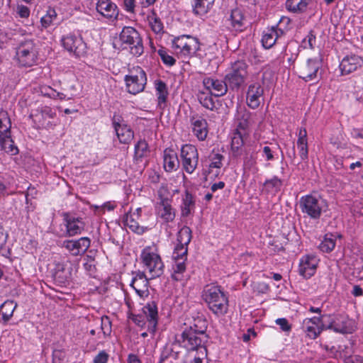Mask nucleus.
Returning <instances> with one entry per match:
<instances>
[{"instance_id": "nucleus-38", "label": "nucleus", "mask_w": 363, "mask_h": 363, "mask_svg": "<svg viewBox=\"0 0 363 363\" xmlns=\"http://www.w3.org/2000/svg\"><path fill=\"white\" fill-rule=\"evenodd\" d=\"M244 145V138L241 132L238 129L233 133L231 140V150L235 157L240 155V150Z\"/></svg>"}, {"instance_id": "nucleus-33", "label": "nucleus", "mask_w": 363, "mask_h": 363, "mask_svg": "<svg viewBox=\"0 0 363 363\" xmlns=\"http://www.w3.org/2000/svg\"><path fill=\"white\" fill-rule=\"evenodd\" d=\"M143 310L147 318L148 319L150 324L152 325L153 328H155L158 318L157 303L154 301H150L143 307Z\"/></svg>"}, {"instance_id": "nucleus-23", "label": "nucleus", "mask_w": 363, "mask_h": 363, "mask_svg": "<svg viewBox=\"0 0 363 363\" xmlns=\"http://www.w3.org/2000/svg\"><path fill=\"white\" fill-rule=\"evenodd\" d=\"M191 123L193 126V132L199 140H204L208 135V123L206 119L201 116H192Z\"/></svg>"}, {"instance_id": "nucleus-42", "label": "nucleus", "mask_w": 363, "mask_h": 363, "mask_svg": "<svg viewBox=\"0 0 363 363\" xmlns=\"http://www.w3.org/2000/svg\"><path fill=\"white\" fill-rule=\"evenodd\" d=\"M8 237V233L4 230L3 225L0 224V255L5 257H9L11 255V250L6 246Z\"/></svg>"}, {"instance_id": "nucleus-19", "label": "nucleus", "mask_w": 363, "mask_h": 363, "mask_svg": "<svg viewBox=\"0 0 363 363\" xmlns=\"http://www.w3.org/2000/svg\"><path fill=\"white\" fill-rule=\"evenodd\" d=\"M62 45L66 50L77 56L84 52L85 48L82 38L72 34L62 38Z\"/></svg>"}, {"instance_id": "nucleus-27", "label": "nucleus", "mask_w": 363, "mask_h": 363, "mask_svg": "<svg viewBox=\"0 0 363 363\" xmlns=\"http://www.w3.org/2000/svg\"><path fill=\"white\" fill-rule=\"evenodd\" d=\"M179 167V161L177 152L172 149L164 151V168L167 172H171Z\"/></svg>"}, {"instance_id": "nucleus-17", "label": "nucleus", "mask_w": 363, "mask_h": 363, "mask_svg": "<svg viewBox=\"0 0 363 363\" xmlns=\"http://www.w3.org/2000/svg\"><path fill=\"white\" fill-rule=\"evenodd\" d=\"M264 94V89L259 83L250 84L247 92V104L252 109L259 107Z\"/></svg>"}, {"instance_id": "nucleus-30", "label": "nucleus", "mask_w": 363, "mask_h": 363, "mask_svg": "<svg viewBox=\"0 0 363 363\" xmlns=\"http://www.w3.org/2000/svg\"><path fill=\"white\" fill-rule=\"evenodd\" d=\"M155 89L157 95V106L160 109L164 110L166 107V102L168 96L167 84L162 80H156Z\"/></svg>"}, {"instance_id": "nucleus-9", "label": "nucleus", "mask_w": 363, "mask_h": 363, "mask_svg": "<svg viewBox=\"0 0 363 363\" xmlns=\"http://www.w3.org/2000/svg\"><path fill=\"white\" fill-rule=\"evenodd\" d=\"M128 91L136 94L143 91L147 82L145 71L140 67L135 69V73L125 77Z\"/></svg>"}, {"instance_id": "nucleus-26", "label": "nucleus", "mask_w": 363, "mask_h": 363, "mask_svg": "<svg viewBox=\"0 0 363 363\" xmlns=\"http://www.w3.org/2000/svg\"><path fill=\"white\" fill-rule=\"evenodd\" d=\"M55 113L52 111V108L48 106L42 108L39 113L33 116V121L37 123L39 128H48L51 124L49 119L53 118Z\"/></svg>"}, {"instance_id": "nucleus-29", "label": "nucleus", "mask_w": 363, "mask_h": 363, "mask_svg": "<svg viewBox=\"0 0 363 363\" xmlns=\"http://www.w3.org/2000/svg\"><path fill=\"white\" fill-rule=\"evenodd\" d=\"M232 28L235 31L242 32L245 27V16L239 9H233L230 16Z\"/></svg>"}, {"instance_id": "nucleus-31", "label": "nucleus", "mask_w": 363, "mask_h": 363, "mask_svg": "<svg viewBox=\"0 0 363 363\" xmlns=\"http://www.w3.org/2000/svg\"><path fill=\"white\" fill-rule=\"evenodd\" d=\"M279 31H280L281 33H283V31L281 29L278 30L276 27L268 28L264 32L262 38V43L264 48L269 49L275 44L279 37Z\"/></svg>"}, {"instance_id": "nucleus-64", "label": "nucleus", "mask_w": 363, "mask_h": 363, "mask_svg": "<svg viewBox=\"0 0 363 363\" xmlns=\"http://www.w3.org/2000/svg\"><path fill=\"white\" fill-rule=\"evenodd\" d=\"M352 136L354 138H362L363 139V129H353L351 133Z\"/></svg>"}, {"instance_id": "nucleus-12", "label": "nucleus", "mask_w": 363, "mask_h": 363, "mask_svg": "<svg viewBox=\"0 0 363 363\" xmlns=\"http://www.w3.org/2000/svg\"><path fill=\"white\" fill-rule=\"evenodd\" d=\"M173 45L185 55L196 54L200 49V43L196 38L190 35H182L173 40Z\"/></svg>"}, {"instance_id": "nucleus-63", "label": "nucleus", "mask_w": 363, "mask_h": 363, "mask_svg": "<svg viewBox=\"0 0 363 363\" xmlns=\"http://www.w3.org/2000/svg\"><path fill=\"white\" fill-rule=\"evenodd\" d=\"M263 152L266 155L267 160H272L274 159L272 151L269 146H264L263 147Z\"/></svg>"}, {"instance_id": "nucleus-15", "label": "nucleus", "mask_w": 363, "mask_h": 363, "mask_svg": "<svg viewBox=\"0 0 363 363\" xmlns=\"http://www.w3.org/2000/svg\"><path fill=\"white\" fill-rule=\"evenodd\" d=\"M319 68L320 62L318 60L308 59L298 66L297 72L300 78L308 82L317 78V72Z\"/></svg>"}, {"instance_id": "nucleus-13", "label": "nucleus", "mask_w": 363, "mask_h": 363, "mask_svg": "<svg viewBox=\"0 0 363 363\" xmlns=\"http://www.w3.org/2000/svg\"><path fill=\"white\" fill-rule=\"evenodd\" d=\"M113 126L121 143L129 144L134 138L133 130L125 123L122 116L114 114L112 118Z\"/></svg>"}, {"instance_id": "nucleus-8", "label": "nucleus", "mask_w": 363, "mask_h": 363, "mask_svg": "<svg viewBox=\"0 0 363 363\" xmlns=\"http://www.w3.org/2000/svg\"><path fill=\"white\" fill-rule=\"evenodd\" d=\"M183 346L189 351L200 350L201 354L206 352L204 344L207 342V335L194 334V332H182L181 335Z\"/></svg>"}, {"instance_id": "nucleus-53", "label": "nucleus", "mask_w": 363, "mask_h": 363, "mask_svg": "<svg viewBox=\"0 0 363 363\" xmlns=\"http://www.w3.org/2000/svg\"><path fill=\"white\" fill-rule=\"evenodd\" d=\"M276 323L284 332H289L291 330V325L289 324L288 320L284 318H278L276 320Z\"/></svg>"}, {"instance_id": "nucleus-59", "label": "nucleus", "mask_w": 363, "mask_h": 363, "mask_svg": "<svg viewBox=\"0 0 363 363\" xmlns=\"http://www.w3.org/2000/svg\"><path fill=\"white\" fill-rule=\"evenodd\" d=\"M125 9L129 12H133L135 8V0H123Z\"/></svg>"}, {"instance_id": "nucleus-44", "label": "nucleus", "mask_w": 363, "mask_h": 363, "mask_svg": "<svg viewBox=\"0 0 363 363\" xmlns=\"http://www.w3.org/2000/svg\"><path fill=\"white\" fill-rule=\"evenodd\" d=\"M148 145L145 140H139L135 145L134 159L139 160L148 154Z\"/></svg>"}, {"instance_id": "nucleus-61", "label": "nucleus", "mask_w": 363, "mask_h": 363, "mask_svg": "<svg viewBox=\"0 0 363 363\" xmlns=\"http://www.w3.org/2000/svg\"><path fill=\"white\" fill-rule=\"evenodd\" d=\"M346 363H363V357L357 355L350 357L346 359Z\"/></svg>"}, {"instance_id": "nucleus-50", "label": "nucleus", "mask_w": 363, "mask_h": 363, "mask_svg": "<svg viewBox=\"0 0 363 363\" xmlns=\"http://www.w3.org/2000/svg\"><path fill=\"white\" fill-rule=\"evenodd\" d=\"M157 53L164 64L168 66H173L175 64V59L172 56L168 55L166 50L163 48L158 50Z\"/></svg>"}, {"instance_id": "nucleus-55", "label": "nucleus", "mask_w": 363, "mask_h": 363, "mask_svg": "<svg viewBox=\"0 0 363 363\" xmlns=\"http://www.w3.org/2000/svg\"><path fill=\"white\" fill-rule=\"evenodd\" d=\"M108 354L105 351L100 352L94 358V363H106Z\"/></svg>"}, {"instance_id": "nucleus-56", "label": "nucleus", "mask_w": 363, "mask_h": 363, "mask_svg": "<svg viewBox=\"0 0 363 363\" xmlns=\"http://www.w3.org/2000/svg\"><path fill=\"white\" fill-rule=\"evenodd\" d=\"M299 150V155L302 160H306L308 159V144L298 146Z\"/></svg>"}, {"instance_id": "nucleus-45", "label": "nucleus", "mask_w": 363, "mask_h": 363, "mask_svg": "<svg viewBox=\"0 0 363 363\" xmlns=\"http://www.w3.org/2000/svg\"><path fill=\"white\" fill-rule=\"evenodd\" d=\"M332 234H326L324 240L321 242L319 245L320 250L323 252H330L335 246V240L333 238Z\"/></svg>"}, {"instance_id": "nucleus-21", "label": "nucleus", "mask_w": 363, "mask_h": 363, "mask_svg": "<svg viewBox=\"0 0 363 363\" xmlns=\"http://www.w3.org/2000/svg\"><path fill=\"white\" fill-rule=\"evenodd\" d=\"M130 286L140 298L147 297L149 292V281L143 272H138L133 279Z\"/></svg>"}, {"instance_id": "nucleus-6", "label": "nucleus", "mask_w": 363, "mask_h": 363, "mask_svg": "<svg viewBox=\"0 0 363 363\" xmlns=\"http://www.w3.org/2000/svg\"><path fill=\"white\" fill-rule=\"evenodd\" d=\"M120 40L123 43L130 46L131 54L140 56L144 52L143 40L140 33L133 27H124L120 34Z\"/></svg>"}, {"instance_id": "nucleus-18", "label": "nucleus", "mask_w": 363, "mask_h": 363, "mask_svg": "<svg viewBox=\"0 0 363 363\" xmlns=\"http://www.w3.org/2000/svg\"><path fill=\"white\" fill-rule=\"evenodd\" d=\"M203 83L211 94L216 97L224 95L229 88L225 79L222 81L208 77L203 79Z\"/></svg>"}, {"instance_id": "nucleus-16", "label": "nucleus", "mask_w": 363, "mask_h": 363, "mask_svg": "<svg viewBox=\"0 0 363 363\" xmlns=\"http://www.w3.org/2000/svg\"><path fill=\"white\" fill-rule=\"evenodd\" d=\"M91 240L87 237H82L78 240H67L63 242V247L67 249L72 255H82L86 252L90 247Z\"/></svg>"}, {"instance_id": "nucleus-28", "label": "nucleus", "mask_w": 363, "mask_h": 363, "mask_svg": "<svg viewBox=\"0 0 363 363\" xmlns=\"http://www.w3.org/2000/svg\"><path fill=\"white\" fill-rule=\"evenodd\" d=\"M140 216L138 213L129 212L126 213L123 219V224L128 227L130 230L138 234H143L145 232V229L143 226L139 225L138 219Z\"/></svg>"}, {"instance_id": "nucleus-7", "label": "nucleus", "mask_w": 363, "mask_h": 363, "mask_svg": "<svg viewBox=\"0 0 363 363\" xmlns=\"http://www.w3.org/2000/svg\"><path fill=\"white\" fill-rule=\"evenodd\" d=\"M323 327L342 334L351 333L352 331L348 317L342 314L323 315Z\"/></svg>"}, {"instance_id": "nucleus-5", "label": "nucleus", "mask_w": 363, "mask_h": 363, "mask_svg": "<svg viewBox=\"0 0 363 363\" xmlns=\"http://www.w3.org/2000/svg\"><path fill=\"white\" fill-rule=\"evenodd\" d=\"M299 205L302 213L316 220L320 217L325 201L320 196L308 194L301 198Z\"/></svg>"}, {"instance_id": "nucleus-35", "label": "nucleus", "mask_w": 363, "mask_h": 363, "mask_svg": "<svg viewBox=\"0 0 363 363\" xmlns=\"http://www.w3.org/2000/svg\"><path fill=\"white\" fill-rule=\"evenodd\" d=\"M161 208L159 209V213L162 218L166 222L172 221L175 217V213L171 206L168 199H162L160 203Z\"/></svg>"}, {"instance_id": "nucleus-36", "label": "nucleus", "mask_w": 363, "mask_h": 363, "mask_svg": "<svg viewBox=\"0 0 363 363\" xmlns=\"http://www.w3.org/2000/svg\"><path fill=\"white\" fill-rule=\"evenodd\" d=\"M17 307V303L12 300H6L0 306V314L2 316V320L6 323L13 316V313Z\"/></svg>"}, {"instance_id": "nucleus-54", "label": "nucleus", "mask_w": 363, "mask_h": 363, "mask_svg": "<svg viewBox=\"0 0 363 363\" xmlns=\"http://www.w3.org/2000/svg\"><path fill=\"white\" fill-rule=\"evenodd\" d=\"M223 156L221 154H216L213 158V162L209 164L210 168H218L220 169L222 166L221 161L223 159Z\"/></svg>"}, {"instance_id": "nucleus-20", "label": "nucleus", "mask_w": 363, "mask_h": 363, "mask_svg": "<svg viewBox=\"0 0 363 363\" xmlns=\"http://www.w3.org/2000/svg\"><path fill=\"white\" fill-rule=\"evenodd\" d=\"M363 65V58L355 55H347L341 61L340 69L342 74H348Z\"/></svg>"}, {"instance_id": "nucleus-14", "label": "nucleus", "mask_w": 363, "mask_h": 363, "mask_svg": "<svg viewBox=\"0 0 363 363\" xmlns=\"http://www.w3.org/2000/svg\"><path fill=\"white\" fill-rule=\"evenodd\" d=\"M66 226V236L73 237L81 234L85 227V223L80 217H74L68 212L62 214Z\"/></svg>"}, {"instance_id": "nucleus-49", "label": "nucleus", "mask_w": 363, "mask_h": 363, "mask_svg": "<svg viewBox=\"0 0 363 363\" xmlns=\"http://www.w3.org/2000/svg\"><path fill=\"white\" fill-rule=\"evenodd\" d=\"M199 100L201 104L209 110H213L215 108V103L211 96H208L204 93L199 96Z\"/></svg>"}, {"instance_id": "nucleus-34", "label": "nucleus", "mask_w": 363, "mask_h": 363, "mask_svg": "<svg viewBox=\"0 0 363 363\" xmlns=\"http://www.w3.org/2000/svg\"><path fill=\"white\" fill-rule=\"evenodd\" d=\"M195 208L194 196L188 191H185V195L182 199V216L183 217L189 216Z\"/></svg>"}, {"instance_id": "nucleus-51", "label": "nucleus", "mask_w": 363, "mask_h": 363, "mask_svg": "<svg viewBox=\"0 0 363 363\" xmlns=\"http://www.w3.org/2000/svg\"><path fill=\"white\" fill-rule=\"evenodd\" d=\"M150 26L152 28V30L155 33H160L163 32V24L158 17L154 18L152 21H150Z\"/></svg>"}, {"instance_id": "nucleus-47", "label": "nucleus", "mask_w": 363, "mask_h": 363, "mask_svg": "<svg viewBox=\"0 0 363 363\" xmlns=\"http://www.w3.org/2000/svg\"><path fill=\"white\" fill-rule=\"evenodd\" d=\"M188 247L186 245L177 244L173 252L174 259H186Z\"/></svg>"}, {"instance_id": "nucleus-32", "label": "nucleus", "mask_w": 363, "mask_h": 363, "mask_svg": "<svg viewBox=\"0 0 363 363\" xmlns=\"http://www.w3.org/2000/svg\"><path fill=\"white\" fill-rule=\"evenodd\" d=\"M311 0H286V9L294 13H302L305 12Z\"/></svg>"}, {"instance_id": "nucleus-48", "label": "nucleus", "mask_w": 363, "mask_h": 363, "mask_svg": "<svg viewBox=\"0 0 363 363\" xmlns=\"http://www.w3.org/2000/svg\"><path fill=\"white\" fill-rule=\"evenodd\" d=\"M57 17V13L54 9L49 8L47 13L40 18V22L44 28H48Z\"/></svg>"}, {"instance_id": "nucleus-58", "label": "nucleus", "mask_w": 363, "mask_h": 363, "mask_svg": "<svg viewBox=\"0 0 363 363\" xmlns=\"http://www.w3.org/2000/svg\"><path fill=\"white\" fill-rule=\"evenodd\" d=\"M51 93H47V96H48L50 98L53 99H65V95L63 93L57 92L55 90H54L52 88H49Z\"/></svg>"}, {"instance_id": "nucleus-57", "label": "nucleus", "mask_w": 363, "mask_h": 363, "mask_svg": "<svg viewBox=\"0 0 363 363\" xmlns=\"http://www.w3.org/2000/svg\"><path fill=\"white\" fill-rule=\"evenodd\" d=\"M18 13L21 18H28L30 14V10L26 6H20L18 7Z\"/></svg>"}, {"instance_id": "nucleus-46", "label": "nucleus", "mask_w": 363, "mask_h": 363, "mask_svg": "<svg viewBox=\"0 0 363 363\" xmlns=\"http://www.w3.org/2000/svg\"><path fill=\"white\" fill-rule=\"evenodd\" d=\"M282 184V181L274 176L270 179H267L264 183V186L268 191L277 192L280 191Z\"/></svg>"}, {"instance_id": "nucleus-4", "label": "nucleus", "mask_w": 363, "mask_h": 363, "mask_svg": "<svg viewBox=\"0 0 363 363\" xmlns=\"http://www.w3.org/2000/svg\"><path fill=\"white\" fill-rule=\"evenodd\" d=\"M11 121L6 111L0 112V149L7 153L16 155L18 148L11 137Z\"/></svg>"}, {"instance_id": "nucleus-37", "label": "nucleus", "mask_w": 363, "mask_h": 363, "mask_svg": "<svg viewBox=\"0 0 363 363\" xmlns=\"http://www.w3.org/2000/svg\"><path fill=\"white\" fill-rule=\"evenodd\" d=\"M215 0H194L193 13L196 16H203L208 12Z\"/></svg>"}, {"instance_id": "nucleus-3", "label": "nucleus", "mask_w": 363, "mask_h": 363, "mask_svg": "<svg viewBox=\"0 0 363 363\" xmlns=\"http://www.w3.org/2000/svg\"><path fill=\"white\" fill-rule=\"evenodd\" d=\"M38 51L35 40L25 39L16 48V58L21 66L31 67L35 64Z\"/></svg>"}, {"instance_id": "nucleus-22", "label": "nucleus", "mask_w": 363, "mask_h": 363, "mask_svg": "<svg viewBox=\"0 0 363 363\" xmlns=\"http://www.w3.org/2000/svg\"><path fill=\"white\" fill-rule=\"evenodd\" d=\"M317 259L314 256L306 255L303 257L299 263V274L306 279L310 278L315 272Z\"/></svg>"}, {"instance_id": "nucleus-25", "label": "nucleus", "mask_w": 363, "mask_h": 363, "mask_svg": "<svg viewBox=\"0 0 363 363\" xmlns=\"http://www.w3.org/2000/svg\"><path fill=\"white\" fill-rule=\"evenodd\" d=\"M72 275V267L67 262H57L55 264L54 278L61 284L67 282Z\"/></svg>"}, {"instance_id": "nucleus-39", "label": "nucleus", "mask_w": 363, "mask_h": 363, "mask_svg": "<svg viewBox=\"0 0 363 363\" xmlns=\"http://www.w3.org/2000/svg\"><path fill=\"white\" fill-rule=\"evenodd\" d=\"M206 329L207 325L206 320L198 318L195 319L194 323L191 325L189 328H186L183 332H194V334L203 335H206Z\"/></svg>"}, {"instance_id": "nucleus-24", "label": "nucleus", "mask_w": 363, "mask_h": 363, "mask_svg": "<svg viewBox=\"0 0 363 363\" xmlns=\"http://www.w3.org/2000/svg\"><path fill=\"white\" fill-rule=\"evenodd\" d=\"M96 10L108 18H117L118 15L117 6L110 0H99L96 4Z\"/></svg>"}, {"instance_id": "nucleus-52", "label": "nucleus", "mask_w": 363, "mask_h": 363, "mask_svg": "<svg viewBox=\"0 0 363 363\" xmlns=\"http://www.w3.org/2000/svg\"><path fill=\"white\" fill-rule=\"evenodd\" d=\"M315 35L313 34V32L311 30L306 38L303 39L302 43L304 45V48H306V44H308V47L310 49H313L314 48V44L315 43Z\"/></svg>"}, {"instance_id": "nucleus-41", "label": "nucleus", "mask_w": 363, "mask_h": 363, "mask_svg": "<svg viewBox=\"0 0 363 363\" xmlns=\"http://www.w3.org/2000/svg\"><path fill=\"white\" fill-rule=\"evenodd\" d=\"M186 259H175V264L173 267L174 273L172 274V278L174 281H182L184 279V272L186 271L185 261Z\"/></svg>"}, {"instance_id": "nucleus-2", "label": "nucleus", "mask_w": 363, "mask_h": 363, "mask_svg": "<svg viewBox=\"0 0 363 363\" xmlns=\"http://www.w3.org/2000/svg\"><path fill=\"white\" fill-rule=\"evenodd\" d=\"M248 68L249 65L244 60L231 64L230 70L224 78L230 89L238 91L245 84L249 75Z\"/></svg>"}, {"instance_id": "nucleus-60", "label": "nucleus", "mask_w": 363, "mask_h": 363, "mask_svg": "<svg viewBox=\"0 0 363 363\" xmlns=\"http://www.w3.org/2000/svg\"><path fill=\"white\" fill-rule=\"evenodd\" d=\"M304 320H310L311 322V324L315 325L317 326H320L323 328V315L321 318L313 317L311 318L305 319Z\"/></svg>"}, {"instance_id": "nucleus-43", "label": "nucleus", "mask_w": 363, "mask_h": 363, "mask_svg": "<svg viewBox=\"0 0 363 363\" xmlns=\"http://www.w3.org/2000/svg\"><path fill=\"white\" fill-rule=\"evenodd\" d=\"M191 233L192 231L189 227L186 225L182 227L177 235L178 244L187 246L191 240Z\"/></svg>"}, {"instance_id": "nucleus-10", "label": "nucleus", "mask_w": 363, "mask_h": 363, "mask_svg": "<svg viewBox=\"0 0 363 363\" xmlns=\"http://www.w3.org/2000/svg\"><path fill=\"white\" fill-rule=\"evenodd\" d=\"M181 157L184 170L191 174L197 167L199 153L196 147L190 144H186L181 149Z\"/></svg>"}, {"instance_id": "nucleus-62", "label": "nucleus", "mask_w": 363, "mask_h": 363, "mask_svg": "<svg viewBox=\"0 0 363 363\" xmlns=\"http://www.w3.org/2000/svg\"><path fill=\"white\" fill-rule=\"evenodd\" d=\"M87 261L84 264V269L86 271L92 272L94 269H95L94 264H93L91 262H89V259H91V261H94L93 259H91V256L87 255Z\"/></svg>"}, {"instance_id": "nucleus-40", "label": "nucleus", "mask_w": 363, "mask_h": 363, "mask_svg": "<svg viewBox=\"0 0 363 363\" xmlns=\"http://www.w3.org/2000/svg\"><path fill=\"white\" fill-rule=\"evenodd\" d=\"M310 320H303V328L304 331L307 333V335L311 339H315L321 333L322 330L325 329V327L317 326L315 325L311 324Z\"/></svg>"}, {"instance_id": "nucleus-11", "label": "nucleus", "mask_w": 363, "mask_h": 363, "mask_svg": "<svg viewBox=\"0 0 363 363\" xmlns=\"http://www.w3.org/2000/svg\"><path fill=\"white\" fill-rule=\"evenodd\" d=\"M141 258L152 274L151 279L159 277L162 274L164 264L159 255L143 250Z\"/></svg>"}, {"instance_id": "nucleus-1", "label": "nucleus", "mask_w": 363, "mask_h": 363, "mask_svg": "<svg viewBox=\"0 0 363 363\" xmlns=\"http://www.w3.org/2000/svg\"><path fill=\"white\" fill-rule=\"evenodd\" d=\"M202 298L208 308L217 316L225 314L228 310V297L220 286L208 284L202 292Z\"/></svg>"}]
</instances>
